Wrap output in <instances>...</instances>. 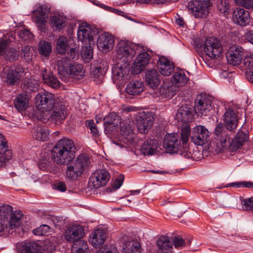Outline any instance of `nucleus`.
Segmentation results:
<instances>
[{"instance_id":"nucleus-26","label":"nucleus","mask_w":253,"mask_h":253,"mask_svg":"<svg viewBox=\"0 0 253 253\" xmlns=\"http://www.w3.org/2000/svg\"><path fill=\"white\" fill-rule=\"evenodd\" d=\"M194 114L193 109L189 105L182 106L178 110L175 119L177 122L188 123L192 121Z\"/></svg>"},{"instance_id":"nucleus-34","label":"nucleus","mask_w":253,"mask_h":253,"mask_svg":"<svg viewBox=\"0 0 253 253\" xmlns=\"http://www.w3.org/2000/svg\"><path fill=\"white\" fill-rule=\"evenodd\" d=\"M177 89L171 83L164 81L159 88L160 95L165 98H171L176 93Z\"/></svg>"},{"instance_id":"nucleus-60","label":"nucleus","mask_w":253,"mask_h":253,"mask_svg":"<svg viewBox=\"0 0 253 253\" xmlns=\"http://www.w3.org/2000/svg\"><path fill=\"white\" fill-rule=\"evenodd\" d=\"M52 187L54 190L61 192H65L67 190L65 183L62 181L55 182L52 184Z\"/></svg>"},{"instance_id":"nucleus-23","label":"nucleus","mask_w":253,"mask_h":253,"mask_svg":"<svg viewBox=\"0 0 253 253\" xmlns=\"http://www.w3.org/2000/svg\"><path fill=\"white\" fill-rule=\"evenodd\" d=\"M232 20L238 25L245 26L250 23L249 12L243 8H237L233 11Z\"/></svg>"},{"instance_id":"nucleus-25","label":"nucleus","mask_w":253,"mask_h":253,"mask_svg":"<svg viewBox=\"0 0 253 253\" xmlns=\"http://www.w3.org/2000/svg\"><path fill=\"white\" fill-rule=\"evenodd\" d=\"M150 58V56L146 52L140 53L133 62V73L137 74L142 71L149 64Z\"/></svg>"},{"instance_id":"nucleus-37","label":"nucleus","mask_w":253,"mask_h":253,"mask_svg":"<svg viewBox=\"0 0 253 253\" xmlns=\"http://www.w3.org/2000/svg\"><path fill=\"white\" fill-rule=\"evenodd\" d=\"M32 133L33 137L37 140L45 141L48 139L49 132L44 126H35L33 128Z\"/></svg>"},{"instance_id":"nucleus-17","label":"nucleus","mask_w":253,"mask_h":253,"mask_svg":"<svg viewBox=\"0 0 253 253\" xmlns=\"http://www.w3.org/2000/svg\"><path fill=\"white\" fill-rule=\"evenodd\" d=\"M114 45V39L112 35L108 33L101 34L98 37L97 46L99 50L106 53L113 49Z\"/></svg>"},{"instance_id":"nucleus-33","label":"nucleus","mask_w":253,"mask_h":253,"mask_svg":"<svg viewBox=\"0 0 253 253\" xmlns=\"http://www.w3.org/2000/svg\"><path fill=\"white\" fill-rule=\"evenodd\" d=\"M72 64L71 60L66 57H62L57 60L56 64L58 72L60 78L63 80H66L67 71Z\"/></svg>"},{"instance_id":"nucleus-42","label":"nucleus","mask_w":253,"mask_h":253,"mask_svg":"<svg viewBox=\"0 0 253 253\" xmlns=\"http://www.w3.org/2000/svg\"><path fill=\"white\" fill-rule=\"evenodd\" d=\"M19 253H43V250L37 243L29 242L22 245Z\"/></svg>"},{"instance_id":"nucleus-21","label":"nucleus","mask_w":253,"mask_h":253,"mask_svg":"<svg viewBox=\"0 0 253 253\" xmlns=\"http://www.w3.org/2000/svg\"><path fill=\"white\" fill-rule=\"evenodd\" d=\"M0 167H4L12 157L11 150L7 145V141L4 136L0 134Z\"/></svg>"},{"instance_id":"nucleus-55","label":"nucleus","mask_w":253,"mask_h":253,"mask_svg":"<svg viewBox=\"0 0 253 253\" xmlns=\"http://www.w3.org/2000/svg\"><path fill=\"white\" fill-rule=\"evenodd\" d=\"M96 253H119V252L114 246L110 245L101 248Z\"/></svg>"},{"instance_id":"nucleus-38","label":"nucleus","mask_w":253,"mask_h":253,"mask_svg":"<svg viewBox=\"0 0 253 253\" xmlns=\"http://www.w3.org/2000/svg\"><path fill=\"white\" fill-rule=\"evenodd\" d=\"M188 81L187 78L185 76L184 72L182 71H178L174 72L171 79V83L175 86L178 87L185 85Z\"/></svg>"},{"instance_id":"nucleus-24","label":"nucleus","mask_w":253,"mask_h":253,"mask_svg":"<svg viewBox=\"0 0 253 253\" xmlns=\"http://www.w3.org/2000/svg\"><path fill=\"white\" fill-rule=\"evenodd\" d=\"M104 131L106 133H109L122 121H120V117L114 112L110 113L103 119Z\"/></svg>"},{"instance_id":"nucleus-54","label":"nucleus","mask_w":253,"mask_h":253,"mask_svg":"<svg viewBox=\"0 0 253 253\" xmlns=\"http://www.w3.org/2000/svg\"><path fill=\"white\" fill-rule=\"evenodd\" d=\"M172 241L174 247L177 249H181L186 245L185 241L180 236H175Z\"/></svg>"},{"instance_id":"nucleus-12","label":"nucleus","mask_w":253,"mask_h":253,"mask_svg":"<svg viewBox=\"0 0 253 253\" xmlns=\"http://www.w3.org/2000/svg\"><path fill=\"white\" fill-rule=\"evenodd\" d=\"M110 179L109 173L104 169L96 170L90 176L89 182L94 188H98L106 185Z\"/></svg>"},{"instance_id":"nucleus-52","label":"nucleus","mask_w":253,"mask_h":253,"mask_svg":"<svg viewBox=\"0 0 253 253\" xmlns=\"http://www.w3.org/2000/svg\"><path fill=\"white\" fill-rule=\"evenodd\" d=\"M226 187H235L237 188L245 187L249 188H253V182L250 181L235 182L228 184Z\"/></svg>"},{"instance_id":"nucleus-19","label":"nucleus","mask_w":253,"mask_h":253,"mask_svg":"<svg viewBox=\"0 0 253 253\" xmlns=\"http://www.w3.org/2000/svg\"><path fill=\"white\" fill-rule=\"evenodd\" d=\"M133 126V123L128 120L122 121L120 123V132L125 143H132L135 135Z\"/></svg>"},{"instance_id":"nucleus-15","label":"nucleus","mask_w":253,"mask_h":253,"mask_svg":"<svg viewBox=\"0 0 253 253\" xmlns=\"http://www.w3.org/2000/svg\"><path fill=\"white\" fill-rule=\"evenodd\" d=\"M154 123V118L151 114H141L136 119V126L139 132L146 134L151 128Z\"/></svg>"},{"instance_id":"nucleus-6","label":"nucleus","mask_w":253,"mask_h":253,"mask_svg":"<svg viewBox=\"0 0 253 253\" xmlns=\"http://www.w3.org/2000/svg\"><path fill=\"white\" fill-rule=\"evenodd\" d=\"M212 3L211 0H194L189 3V9L196 18L206 17L209 13Z\"/></svg>"},{"instance_id":"nucleus-46","label":"nucleus","mask_w":253,"mask_h":253,"mask_svg":"<svg viewBox=\"0 0 253 253\" xmlns=\"http://www.w3.org/2000/svg\"><path fill=\"white\" fill-rule=\"evenodd\" d=\"M52 51L51 44L47 42L43 41L39 43V53L44 56H48L50 55Z\"/></svg>"},{"instance_id":"nucleus-63","label":"nucleus","mask_w":253,"mask_h":253,"mask_svg":"<svg viewBox=\"0 0 253 253\" xmlns=\"http://www.w3.org/2000/svg\"><path fill=\"white\" fill-rule=\"evenodd\" d=\"M20 36L24 40H27L32 37L33 35L28 30L21 31L19 34Z\"/></svg>"},{"instance_id":"nucleus-47","label":"nucleus","mask_w":253,"mask_h":253,"mask_svg":"<svg viewBox=\"0 0 253 253\" xmlns=\"http://www.w3.org/2000/svg\"><path fill=\"white\" fill-rule=\"evenodd\" d=\"M74 253H89L86 242L81 241L73 247Z\"/></svg>"},{"instance_id":"nucleus-57","label":"nucleus","mask_w":253,"mask_h":253,"mask_svg":"<svg viewBox=\"0 0 253 253\" xmlns=\"http://www.w3.org/2000/svg\"><path fill=\"white\" fill-rule=\"evenodd\" d=\"M190 134V129L189 126H185L181 130V139L184 144L187 142Z\"/></svg>"},{"instance_id":"nucleus-40","label":"nucleus","mask_w":253,"mask_h":253,"mask_svg":"<svg viewBox=\"0 0 253 253\" xmlns=\"http://www.w3.org/2000/svg\"><path fill=\"white\" fill-rule=\"evenodd\" d=\"M30 95L22 93L19 94L14 100V106L18 111H24L28 106Z\"/></svg>"},{"instance_id":"nucleus-61","label":"nucleus","mask_w":253,"mask_h":253,"mask_svg":"<svg viewBox=\"0 0 253 253\" xmlns=\"http://www.w3.org/2000/svg\"><path fill=\"white\" fill-rule=\"evenodd\" d=\"M243 208L246 210H251L253 209V197L245 200L242 203Z\"/></svg>"},{"instance_id":"nucleus-4","label":"nucleus","mask_w":253,"mask_h":253,"mask_svg":"<svg viewBox=\"0 0 253 253\" xmlns=\"http://www.w3.org/2000/svg\"><path fill=\"white\" fill-rule=\"evenodd\" d=\"M137 45L127 41H121L116 46V57L120 62H128L137 53Z\"/></svg>"},{"instance_id":"nucleus-18","label":"nucleus","mask_w":253,"mask_h":253,"mask_svg":"<svg viewBox=\"0 0 253 253\" xmlns=\"http://www.w3.org/2000/svg\"><path fill=\"white\" fill-rule=\"evenodd\" d=\"M96 31L91 29L90 25L87 23H82L79 26L77 36L79 40L82 42L90 44L93 41V37Z\"/></svg>"},{"instance_id":"nucleus-64","label":"nucleus","mask_w":253,"mask_h":253,"mask_svg":"<svg viewBox=\"0 0 253 253\" xmlns=\"http://www.w3.org/2000/svg\"><path fill=\"white\" fill-rule=\"evenodd\" d=\"M246 39L253 44V30H250L247 33Z\"/></svg>"},{"instance_id":"nucleus-5","label":"nucleus","mask_w":253,"mask_h":253,"mask_svg":"<svg viewBox=\"0 0 253 253\" xmlns=\"http://www.w3.org/2000/svg\"><path fill=\"white\" fill-rule=\"evenodd\" d=\"M1 213H5L3 218L7 221V226L11 231L19 227L21 224V218L23 213L20 211H12V208L9 205H6L1 207L0 209ZM2 216V215H1Z\"/></svg>"},{"instance_id":"nucleus-59","label":"nucleus","mask_w":253,"mask_h":253,"mask_svg":"<svg viewBox=\"0 0 253 253\" xmlns=\"http://www.w3.org/2000/svg\"><path fill=\"white\" fill-rule=\"evenodd\" d=\"M124 179V175L120 174L119 175L118 177L115 180L112 185V188L114 191H115L120 188L123 184Z\"/></svg>"},{"instance_id":"nucleus-41","label":"nucleus","mask_w":253,"mask_h":253,"mask_svg":"<svg viewBox=\"0 0 253 253\" xmlns=\"http://www.w3.org/2000/svg\"><path fill=\"white\" fill-rule=\"evenodd\" d=\"M49 20L51 26L57 30H61L65 26L66 18L63 15L54 14Z\"/></svg>"},{"instance_id":"nucleus-62","label":"nucleus","mask_w":253,"mask_h":253,"mask_svg":"<svg viewBox=\"0 0 253 253\" xmlns=\"http://www.w3.org/2000/svg\"><path fill=\"white\" fill-rule=\"evenodd\" d=\"M83 56L85 58L87 62L89 61L92 58V50L90 47H86L84 50L83 51Z\"/></svg>"},{"instance_id":"nucleus-44","label":"nucleus","mask_w":253,"mask_h":253,"mask_svg":"<svg viewBox=\"0 0 253 253\" xmlns=\"http://www.w3.org/2000/svg\"><path fill=\"white\" fill-rule=\"evenodd\" d=\"M25 94H30L32 91H36L38 88V83L36 80H29L21 84Z\"/></svg>"},{"instance_id":"nucleus-43","label":"nucleus","mask_w":253,"mask_h":253,"mask_svg":"<svg viewBox=\"0 0 253 253\" xmlns=\"http://www.w3.org/2000/svg\"><path fill=\"white\" fill-rule=\"evenodd\" d=\"M144 89L142 82L135 81L130 82L126 87V92L131 95H137L143 91Z\"/></svg>"},{"instance_id":"nucleus-20","label":"nucleus","mask_w":253,"mask_h":253,"mask_svg":"<svg viewBox=\"0 0 253 253\" xmlns=\"http://www.w3.org/2000/svg\"><path fill=\"white\" fill-rule=\"evenodd\" d=\"M211 102V100L206 98L197 97L194 110L198 116H207L212 110Z\"/></svg>"},{"instance_id":"nucleus-27","label":"nucleus","mask_w":253,"mask_h":253,"mask_svg":"<svg viewBox=\"0 0 253 253\" xmlns=\"http://www.w3.org/2000/svg\"><path fill=\"white\" fill-rule=\"evenodd\" d=\"M224 121L226 127V130L229 131H234L238 125L236 114L232 109L227 110L224 114Z\"/></svg>"},{"instance_id":"nucleus-48","label":"nucleus","mask_w":253,"mask_h":253,"mask_svg":"<svg viewBox=\"0 0 253 253\" xmlns=\"http://www.w3.org/2000/svg\"><path fill=\"white\" fill-rule=\"evenodd\" d=\"M217 8L220 13L227 15L229 13L230 5L228 0H218Z\"/></svg>"},{"instance_id":"nucleus-56","label":"nucleus","mask_w":253,"mask_h":253,"mask_svg":"<svg viewBox=\"0 0 253 253\" xmlns=\"http://www.w3.org/2000/svg\"><path fill=\"white\" fill-rule=\"evenodd\" d=\"M49 227L47 225H42L33 230V233L38 236H42L48 233Z\"/></svg>"},{"instance_id":"nucleus-29","label":"nucleus","mask_w":253,"mask_h":253,"mask_svg":"<svg viewBox=\"0 0 253 253\" xmlns=\"http://www.w3.org/2000/svg\"><path fill=\"white\" fill-rule=\"evenodd\" d=\"M106 233L103 229L95 230L89 236V242L95 248H99L106 240Z\"/></svg>"},{"instance_id":"nucleus-51","label":"nucleus","mask_w":253,"mask_h":253,"mask_svg":"<svg viewBox=\"0 0 253 253\" xmlns=\"http://www.w3.org/2000/svg\"><path fill=\"white\" fill-rule=\"evenodd\" d=\"M22 54L24 59L28 62L32 60L33 56V49L31 47L27 45L22 48Z\"/></svg>"},{"instance_id":"nucleus-1","label":"nucleus","mask_w":253,"mask_h":253,"mask_svg":"<svg viewBox=\"0 0 253 253\" xmlns=\"http://www.w3.org/2000/svg\"><path fill=\"white\" fill-rule=\"evenodd\" d=\"M74 144L72 140L63 138L59 140L54 148L42 154L39 162V168L44 170L48 169L51 161L57 164L67 165L66 176L76 179L82 174L84 169L89 164V159L84 155H80L75 160Z\"/></svg>"},{"instance_id":"nucleus-10","label":"nucleus","mask_w":253,"mask_h":253,"mask_svg":"<svg viewBox=\"0 0 253 253\" xmlns=\"http://www.w3.org/2000/svg\"><path fill=\"white\" fill-rule=\"evenodd\" d=\"M210 138V132L203 126L199 125L194 127L192 130L191 141L195 145L202 146L208 142Z\"/></svg>"},{"instance_id":"nucleus-32","label":"nucleus","mask_w":253,"mask_h":253,"mask_svg":"<svg viewBox=\"0 0 253 253\" xmlns=\"http://www.w3.org/2000/svg\"><path fill=\"white\" fill-rule=\"evenodd\" d=\"M24 70L21 66H16L14 69H9L7 75V82L9 84H15L23 76Z\"/></svg>"},{"instance_id":"nucleus-9","label":"nucleus","mask_w":253,"mask_h":253,"mask_svg":"<svg viewBox=\"0 0 253 253\" xmlns=\"http://www.w3.org/2000/svg\"><path fill=\"white\" fill-rule=\"evenodd\" d=\"M204 50L206 55L211 59H214L220 57L222 48L220 42L217 39L210 37L205 41Z\"/></svg>"},{"instance_id":"nucleus-2","label":"nucleus","mask_w":253,"mask_h":253,"mask_svg":"<svg viewBox=\"0 0 253 253\" xmlns=\"http://www.w3.org/2000/svg\"><path fill=\"white\" fill-rule=\"evenodd\" d=\"M214 134L216 136L214 150L217 153L225 150L231 152H235L241 149L249 140L248 131L243 128L239 129L234 138L230 141L231 133L221 124L217 125L215 127Z\"/></svg>"},{"instance_id":"nucleus-13","label":"nucleus","mask_w":253,"mask_h":253,"mask_svg":"<svg viewBox=\"0 0 253 253\" xmlns=\"http://www.w3.org/2000/svg\"><path fill=\"white\" fill-rule=\"evenodd\" d=\"M84 230L82 226L73 224L69 226L64 233V237L66 241L73 243L77 242L84 237Z\"/></svg>"},{"instance_id":"nucleus-31","label":"nucleus","mask_w":253,"mask_h":253,"mask_svg":"<svg viewBox=\"0 0 253 253\" xmlns=\"http://www.w3.org/2000/svg\"><path fill=\"white\" fill-rule=\"evenodd\" d=\"M158 67L161 75L169 76L174 71V65L168 59L161 57L158 62Z\"/></svg>"},{"instance_id":"nucleus-3","label":"nucleus","mask_w":253,"mask_h":253,"mask_svg":"<svg viewBox=\"0 0 253 253\" xmlns=\"http://www.w3.org/2000/svg\"><path fill=\"white\" fill-rule=\"evenodd\" d=\"M67 116V111L62 103H55L52 110L42 113L38 117V120L46 123L51 121L57 124H61Z\"/></svg>"},{"instance_id":"nucleus-7","label":"nucleus","mask_w":253,"mask_h":253,"mask_svg":"<svg viewBox=\"0 0 253 253\" xmlns=\"http://www.w3.org/2000/svg\"><path fill=\"white\" fill-rule=\"evenodd\" d=\"M35 100L37 107L42 110V113L52 110L56 103L54 95L47 91L38 93Z\"/></svg>"},{"instance_id":"nucleus-8","label":"nucleus","mask_w":253,"mask_h":253,"mask_svg":"<svg viewBox=\"0 0 253 253\" xmlns=\"http://www.w3.org/2000/svg\"><path fill=\"white\" fill-rule=\"evenodd\" d=\"M129 64L128 62L117 63L112 69L114 81L120 84L126 82L130 79L131 75L129 74Z\"/></svg>"},{"instance_id":"nucleus-36","label":"nucleus","mask_w":253,"mask_h":253,"mask_svg":"<svg viewBox=\"0 0 253 253\" xmlns=\"http://www.w3.org/2000/svg\"><path fill=\"white\" fill-rule=\"evenodd\" d=\"M158 147V144L155 139H148L141 145V151L145 155L154 154Z\"/></svg>"},{"instance_id":"nucleus-22","label":"nucleus","mask_w":253,"mask_h":253,"mask_svg":"<svg viewBox=\"0 0 253 253\" xmlns=\"http://www.w3.org/2000/svg\"><path fill=\"white\" fill-rule=\"evenodd\" d=\"M123 253H140V245L137 241L124 236L122 238Z\"/></svg>"},{"instance_id":"nucleus-11","label":"nucleus","mask_w":253,"mask_h":253,"mask_svg":"<svg viewBox=\"0 0 253 253\" xmlns=\"http://www.w3.org/2000/svg\"><path fill=\"white\" fill-rule=\"evenodd\" d=\"M48 12L47 6L45 5H40L36 10L33 11V20L42 31L45 30Z\"/></svg>"},{"instance_id":"nucleus-45","label":"nucleus","mask_w":253,"mask_h":253,"mask_svg":"<svg viewBox=\"0 0 253 253\" xmlns=\"http://www.w3.org/2000/svg\"><path fill=\"white\" fill-rule=\"evenodd\" d=\"M68 46L66 37L61 36L57 41L56 49L60 54L65 53L68 50Z\"/></svg>"},{"instance_id":"nucleus-49","label":"nucleus","mask_w":253,"mask_h":253,"mask_svg":"<svg viewBox=\"0 0 253 253\" xmlns=\"http://www.w3.org/2000/svg\"><path fill=\"white\" fill-rule=\"evenodd\" d=\"M244 64L247 68L248 71H247L248 75L250 76V81L253 80L252 73L253 71V54L250 56L247 57L244 60Z\"/></svg>"},{"instance_id":"nucleus-28","label":"nucleus","mask_w":253,"mask_h":253,"mask_svg":"<svg viewBox=\"0 0 253 253\" xmlns=\"http://www.w3.org/2000/svg\"><path fill=\"white\" fill-rule=\"evenodd\" d=\"M170 238L163 236L157 241V253H172V244Z\"/></svg>"},{"instance_id":"nucleus-16","label":"nucleus","mask_w":253,"mask_h":253,"mask_svg":"<svg viewBox=\"0 0 253 253\" xmlns=\"http://www.w3.org/2000/svg\"><path fill=\"white\" fill-rule=\"evenodd\" d=\"M244 49L239 45L231 46L226 53V58L228 62L233 65L240 64L243 59Z\"/></svg>"},{"instance_id":"nucleus-39","label":"nucleus","mask_w":253,"mask_h":253,"mask_svg":"<svg viewBox=\"0 0 253 253\" xmlns=\"http://www.w3.org/2000/svg\"><path fill=\"white\" fill-rule=\"evenodd\" d=\"M42 77L44 83L48 86L55 88L59 86L60 83L58 79L51 72H47L45 69L42 71Z\"/></svg>"},{"instance_id":"nucleus-50","label":"nucleus","mask_w":253,"mask_h":253,"mask_svg":"<svg viewBox=\"0 0 253 253\" xmlns=\"http://www.w3.org/2000/svg\"><path fill=\"white\" fill-rule=\"evenodd\" d=\"M5 58L8 60H16L18 58V51L15 48L6 49L5 51Z\"/></svg>"},{"instance_id":"nucleus-14","label":"nucleus","mask_w":253,"mask_h":253,"mask_svg":"<svg viewBox=\"0 0 253 253\" xmlns=\"http://www.w3.org/2000/svg\"><path fill=\"white\" fill-rule=\"evenodd\" d=\"M164 146L166 150L169 153H177L181 146L178 134L175 133L166 135L164 140Z\"/></svg>"},{"instance_id":"nucleus-35","label":"nucleus","mask_w":253,"mask_h":253,"mask_svg":"<svg viewBox=\"0 0 253 253\" xmlns=\"http://www.w3.org/2000/svg\"><path fill=\"white\" fill-rule=\"evenodd\" d=\"M67 78H74L75 79H82L84 75V71L81 64H72L67 72Z\"/></svg>"},{"instance_id":"nucleus-30","label":"nucleus","mask_w":253,"mask_h":253,"mask_svg":"<svg viewBox=\"0 0 253 253\" xmlns=\"http://www.w3.org/2000/svg\"><path fill=\"white\" fill-rule=\"evenodd\" d=\"M160 76L155 69L148 70L145 73L146 84L152 88H156L160 83Z\"/></svg>"},{"instance_id":"nucleus-53","label":"nucleus","mask_w":253,"mask_h":253,"mask_svg":"<svg viewBox=\"0 0 253 253\" xmlns=\"http://www.w3.org/2000/svg\"><path fill=\"white\" fill-rule=\"evenodd\" d=\"M1 222H0V236H6L10 233H12V231H10L7 226V221H5V219H1Z\"/></svg>"},{"instance_id":"nucleus-58","label":"nucleus","mask_w":253,"mask_h":253,"mask_svg":"<svg viewBox=\"0 0 253 253\" xmlns=\"http://www.w3.org/2000/svg\"><path fill=\"white\" fill-rule=\"evenodd\" d=\"M235 2L239 5L247 9L253 8V0H234Z\"/></svg>"}]
</instances>
